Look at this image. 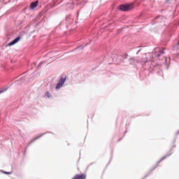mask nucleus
<instances>
[{
    "instance_id": "nucleus-1",
    "label": "nucleus",
    "mask_w": 179,
    "mask_h": 179,
    "mask_svg": "<svg viewBox=\"0 0 179 179\" xmlns=\"http://www.w3.org/2000/svg\"><path fill=\"white\" fill-rule=\"evenodd\" d=\"M119 9H120V10L127 12L128 10H131V9H134V4H122L120 6Z\"/></svg>"
},
{
    "instance_id": "nucleus-2",
    "label": "nucleus",
    "mask_w": 179,
    "mask_h": 179,
    "mask_svg": "<svg viewBox=\"0 0 179 179\" xmlns=\"http://www.w3.org/2000/svg\"><path fill=\"white\" fill-rule=\"evenodd\" d=\"M65 80H66V78H62L59 80V83H57L55 89L56 90H58L59 89H61L64 83H65Z\"/></svg>"
},
{
    "instance_id": "nucleus-3",
    "label": "nucleus",
    "mask_w": 179,
    "mask_h": 179,
    "mask_svg": "<svg viewBox=\"0 0 179 179\" xmlns=\"http://www.w3.org/2000/svg\"><path fill=\"white\" fill-rule=\"evenodd\" d=\"M20 40V36H18L17 38H15L13 41L10 42L8 43V45H14V44H16V43H17Z\"/></svg>"
},
{
    "instance_id": "nucleus-4",
    "label": "nucleus",
    "mask_w": 179,
    "mask_h": 179,
    "mask_svg": "<svg viewBox=\"0 0 179 179\" xmlns=\"http://www.w3.org/2000/svg\"><path fill=\"white\" fill-rule=\"evenodd\" d=\"M38 5V1H36L35 2H33L30 4L31 9H36Z\"/></svg>"
},
{
    "instance_id": "nucleus-5",
    "label": "nucleus",
    "mask_w": 179,
    "mask_h": 179,
    "mask_svg": "<svg viewBox=\"0 0 179 179\" xmlns=\"http://www.w3.org/2000/svg\"><path fill=\"white\" fill-rule=\"evenodd\" d=\"M45 97H48V99H50V97H51V94L50 93V92H47L45 94Z\"/></svg>"
},
{
    "instance_id": "nucleus-6",
    "label": "nucleus",
    "mask_w": 179,
    "mask_h": 179,
    "mask_svg": "<svg viewBox=\"0 0 179 179\" xmlns=\"http://www.w3.org/2000/svg\"><path fill=\"white\" fill-rule=\"evenodd\" d=\"M137 62H144L145 64H146V62H148V60L143 61V60H140L139 59H136Z\"/></svg>"
},
{
    "instance_id": "nucleus-7",
    "label": "nucleus",
    "mask_w": 179,
    "mask_h": 179,
    "mask_svg": "<svg viewBox=\"0 0 179 179\" xmlns=\"http://www.w3.org/2000/svg\"><path fill=\"white\" fill-rule=\"evenodd\" d=\"M4 174H10V172H3Z\"/></svg>"
},
{
    "instance_id": "nucleus-8",
    "label": "nucleus",
    "mask_w": 179,
    "mask_h": 179,
    "mask_svg": "<svg viewBox=\"0 0 179 179\" xmlns=\"http://www.w3.org/2000/svg\"><path fill=\"white\" fill-rule=\"evenodd\" d=\"M41 136H38L36 138H34V141H36V139H38V138H40Z\"/></svg>"
},
{
    "instance_id": "nucleus-9",
    "label": "nucleus",
    "mask_w": 179,
    "mask_h": 179,
    "mask_svg": "<svg viewBox=\"0 0 179 179\" xmlns=\"http://www.w3.org/2000/svg\"><path fill=\"white\" fill-rule=\"evenodd\" d=\"M3 92H5V90H1L0 91V93H3Z\"/></svg>"
},
{
    "instance_id": "nucleus-10",
    "label": "nucleus",
    "mask_w": 179,
    "mask_h": 179,
    "mask_svg": "<svg viewBox=\"0 0 179 179\" xmlns=\"http://www.w3.org/2000/svg\"><path fill=\"white\" fill-rule=\"evenodd\" d=\"M130 61H134V58H131V59H130Z\"/></svg>"
},
{
    "instance_id": "nucleus-11",
    "label": "nucleus",
    "mask_w": 179,
    "mask_h": 179,
    "mask_svg": "<svg viewBox=\"0 0 179 179\" xmlns=\"http://www.w3.org/2000/svg\"><path fill=\"white\" fill-rule=\"evenodd\" d=\"M140 51H141V50H138V52H139ZM138 52H137V54H138Z\"/></svg>"
},
{
    "instance_id": "nucleus-12",
    "label": "nucleus",
    "mask_w": 179,
    "mask_h": 179,
    "mask_svg": "<svg viewBox=\"0 0 179 179\" xmlns=\"http://www.w3.org/2000/svg\"><path fill=\"white\" fill-rule=\"evenodd\" d=\"M164 159V158H162L161 160H163Z\"/></svg>"
},
{
    "instance_id": "nucleus-13",
    "label": "nucleus",
    "mask_w": 179,
    "mask_h": 179,
    "mask_svg": "<svg viewBox=\"0 0 179 179\" xmlns=\"http://www.w3.org/2000/svg\"><path fill=\"white\" fill-rule=\"evenodd\" d=\"M158 57H160V55H159Z\"/></svg>"
},
{
    "instance_id": "nucleus-14",
    "label": "nucleus",
    "mask_w": 179,
    "mask_h": 179,
    "mask_svg": "<svg viewBox=\"0 0 179 179\" xmlns=\"http://www.w3.org/2000/svg\"><path fill=\"white\" fill-rule=\"evenodd\" d=\"M167 1H170V0H167Z\"/></svg>"
}]
</instances>
